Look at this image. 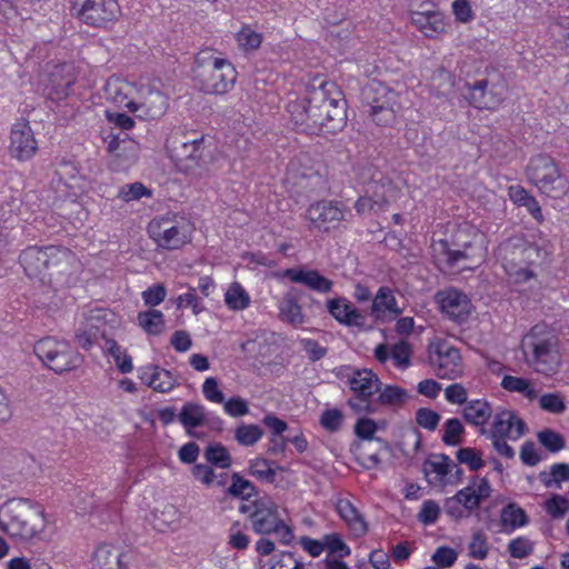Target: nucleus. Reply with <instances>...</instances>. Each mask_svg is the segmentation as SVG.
<instances>
[{"mask_svg": "<svg viewBox=\"0 0 569 569\" xmlns=\"http://www.w3.org/2000/svg\"><path fill=\"white\" fill-rule=\"evenodd\" d=\"M287 111L297 129L310 134L336 133L347 121L346 100L333 81L313 80L289 99Z\"/></svg>", "mask_w": 569, "mask_h": 569, "instance_id": "f257e3e1", "label": "nucleus"}, {"mask_svg": "<svg viewBox=\"0 0 569 569\" xmlns=\"http://www.w3.org/2000/svg\"><path fill=\"white\" fill-rule=\"evenodd\" d=\"M549 256L548 246L545 241L531 242L515 237L499 246L498 257L509 281L515 284L527 283L536 279L535 266Z\"/></svg>", "mask_w": 569, "mask_h": 569, "instance_id": "f03ea898", "label": "nucleus"}, {"mask_svg": "<svg viewBox=\"0 0 569 569\" xmlns=\"http://www.w3.org/2000/svg\"><path fill=\"white\" fill-rule=\"evenodd\" d=\"M521 349L527 365L537 373L556 375L562 365L559 338L546 325L533 326L522 338Z\"/></svg>", "mask_w": 569, "mask_h": 569, "instance_id": "7ed1b4c3", "label": "nucleus"}, {"mask_svg": "<svg viewBox=\"0 0 569 569\" xmlns=\"http://www.w3.org/2000/svg\"><path fill=\"white\" fill-rule=\"evenodd\" d=\"M44 528V510L32 501L10 499L0 506V530L10 538L27 541Z\"/></svg>", "mask_w": 569, "mask_h": 569, "instance_id": "20e7f679", "label": "nucleus"}, {"mask_svg": "<svg viewBox=\"0 0 569 569\" xmlns=\"http://www.w3.org/2000/svg\"><path fill=\"white\" fill-rule=\"evenodd\" d=\"M465 230L455 236V244L463 249L453 250L447 240L440 239L432 243V254L438 267L446 272L475 269L486 258L487 249L482 236L475 233L470 241H463Z\"/></svg>", "mask_w": 569, "mask_h": 569, "instance_id": "39448f33", "label": "nucleus"}, {"mask_svg": "<svg viewBox=\"0 0 569 569\" xmlns=\"http://www.w3.org/2000/svg\"><path fill=\"white\" fill-rule=\"evenodd\" d=\"M19 259L30 278L43 279L47 274H68L79 267L77 257L70 250L54 246L28 247L21 252Z\"/></svg>", "mask_w": 569, "mask_h": 569, "instance_id": "423d86ee", "label": "nucleus"}, {"mask_svg": "<svg viewBox=\"0 0 569 569\" xmlns=\"http://www.w3.org/2000/svg\"><path fill=\"white\" fill-rule=\"evenodd\" d=\"M196 61L194 79L203 93L223 94L233 88L237 71L228 59L207 49L199 52Z\"/></svg>", "mask_w": 569, "mask_h": 569, "instance_id": "0eeeda50", "label": "nucleus"}, {"mask_svg": "<svg viewBox=\"0 0 569 569\" xmlns=\"http://www.w3.org/2000/svg\"><path fill=\"white\" fill-rule=\"evenodd\" d=\"M240 511L247 515L254 532L260 535H276L283 545L292 542L295 535L292 529L281 517L279 506L268 496L248 500L240 507Z\"/></svg>", "mask_w": 569, "mask_h": 569, "instance_id": "6e6552de", "label": "nucleus"}, {"mask_svg": "<svg viewBox=\"0 0 569 569\" xmlns=\"http://www.w3.org/2000/svg\"><path fill=\"white\" fill-rule=\"evenodd\" d=\"M528 428L523 419L513 410L500 408L493 416L489 429H482L481 433L490 439L495 450L502 457L511 459L515 450L507 440L517 441L522 438Z\"/></svg>", "mask_w": 569, "mask_h": 569, "instance_id": "1a4fd4ad", "label": "nucleus"}, {"mask_svg": "<svg viewBox=\"0 0 569 569\" xmlns=\"http://www.w3.org/2000/svg\"><path fill=\"white\" fill-rule=\"evenodd\" d=\"M526 177L540 193L553 199L562 197L568 190L566 178L561 174L558 164L547 154L530 158Z\"/></svg>", "mask_w": 569, "mask_h": 569, "instance_id": "9d476101", "label": "nucleus"}, {"mask_svg": "<svg viewBox=\"0 0 569 569\" xmlns=\"http://www.w3.org/2000/svg\"><path fill=\"white\" fill-rule=\"evenodd\" d=\"M192 224L184 218L163 216L149 222L148 233L162 249L177 250L191 241Z\"/></svg>", "mask_w": 569, "mask_h": 569, "instance_id": "9b49d317", "label": "nucleus"}, {"mask_svg": "<svg viewBox=\"0 0 569 569\" xmlns=\"http://www.w3.org/2000/svg\"><path fill=\"white\" fill-rule=\"evenodd\" d=\"M345 378L355 393L348 400V406L357 413H373L376 409L370 398L380 387L379 377L370 369H349Z\"/></svg>", "mask_w": 569, "mask_h": 569, "instance_id": "f8f14e48", "label": "nucleus"}, {"mask_svg": "<svg viewBox=\"0 0 569 569\" xmlns=\"http://www.w3.org/2000/svg\"><path fill=\"white\" fill-rule=\"evenodd\" d=\"M363 97L375 122L388 126L395 121L400 108L398 92L381 82H371L363 90Z\"/></svg>", "mask_w": 569, "mask_h": 569, "instance_id": "ddd939ff", "label": "nucleus"}, {"mask_svg": "<svg viewBox=\"0 0 569 569\" xmlns=\"http://www.w3.org/2000/svg\"><path fill=\"white\" fill-rule=\"evenodd\" d=\"M429 361L440 379L455 380L463 375L465 366L459 349L440 338L429 345Z\"/></svg>", "mask_w": 569, "mask_h": 569, "instance_id": "4468645a", "label": "nucleus"}, {"mask_svg": "<svg viewBox=\"0 0 569 569\" xmlns=\"http://www.w3.org/2000/svg\"><path fill=\"white\" fill-rule=\"evenodd\" d=\"M33 351L49 369L59 373L71 370L78 362V355L69 343L52 337L40 339Z\"/></svg>", "mask_w": 569, "mask_h": 569, "instance_id": "2eb2a0df", "label": "nucleus"}, {"mask_svg": "<svg viewBox=\"0 0 569 569\" xmlns=\"http://www.w3.org/2000/svg\"><path fill=\"white\" fill-rule=\"evenodd\" d=\"M168 107L169 99L160 87L150 81H140L130 112L143 120H156L166 113Z\"/></svg>", "mask_w": 569, "mask_h": 569, "instance_id": "dca6fc26", "label": "nucleus"}, {"mask_svg": "<svg viewBox=\"0 0 569 569\" xmlns=\"http://www.w3.org/2000/svg\"><path fill=\"white\" fill-rule=\"evenodd\" d=\"M167 148L171 160L180 172L194 177L202 173L204 164L202 138L181 142L179 146L172 141Z\"/></svg>", "mask_w": 569, "mask_h": 569, "instance_id": "f3484780", "label": "nucleus"}, {"mask_svg": "<svg viewBox=\"0 0 569 569\" xmlns=\"http://www.w3.org/2000/svg\"><path fill=\"white\" fill-rule=\"evenodd\" d=\"M71 10L81 21L93 27L113 22L120 14L116 0H73Z\"/></svg>", "mask_w": 569, "mask_h": 569, "instance_id": "a211bd4d", "label": "nucleus"}, {"mask_svg": "<svg viewBox=\"0 0 569 569\" xmlns=\"http://www.w3.org/2000/svg\"><path fill=\"white\" fill-rule=\"evenodd\" d=\"M428 1L408 0V11L411 23L427 38H437L447 31L446 17L435 10H430Z\"/></svg>", "mask_w": 569, "mask_h": 569, "instance_id": "6ab92c4d", "label": "nucleus"}, {"mask_svg": "<svg viewBox=\"0 0 569 569\" xmlns=\"http://www.w3.org/2000/svg\"><path fill=\"white\" fill-rule=\"evenodd\" d=\"M305 217L313 228L328 232L338 228L345 220L346 208L337 201L321 200L311 203Z\"/></svg>", "mask_w": 569, "mask_h": 569, "instance_id": "aec40b11", "label": "nucleus"}, {"mask_svg": "<svg viewBox=\"0 0 569 569\" xmlns=\"http://www.w3.org/2000/svg\"><path fill=\"white\" fill-rule=\"evenodd\" d=\"M436 302L447 318L458 323L467 321L475 309L469 297L456 288L439 291Z\"/></svg>", "mask_w": 569, "mask_h": 569, "instance_id": "412c9836", "label": "nucleus"}, {"mask_svg": "<svg viewBox=\"0 0 569 569\" xmlns=\"http://www.w3.org/2000/svg\"><path fill=\"white\" fill-rule=\"evenodd\" d=\"M38 142L28 122L21 121L12 126L9 134L8 152L18 161H28L34 157Z\"/></svg>", "mask_w": 569, "mask_h": 569, "instance_id": "4be33fe9", "label": "nucleus"}, {"mask_svg": "<svg viewBox=\"0 0 569 569\" xmlns=\"http://www.w3.org/2000/svg\"><path fill=\"white\" fill-rule=\"evenodd\" d=\"M276 277L278 279H288L292 283L303 284L308 289L319 293L330 292L333 286V282L320 274L319 271L303 267L284 269L277 272Z\"/></svg>", "mask_w": 569, "mask_h": 569, "instance_id": "5701e85b", "label": "nucleus"}, {"mask_svg": "<svg viewBox=\"0 0 569 569\" xmlns=\"http://www.w3.org/2000/svg\"><path fill=\"white\" fill-rule=\"evenodd\" d=\"M139 89V82H131L120 77H110L103 86L106 100L119 108L131 111Z\"/></svg>", "mask_w": 569, "mask_h": 569, "instance_id": "b1692460", "label": "nucleus"}, {"mask_svg": "<svg viewBox=\"0 0 569 569\" xmlns=\"http://www.w3.org/2000/svg\"><path fill=\"white\" fill-rule=\"evenodd\" d=\"M76 81L73 68L70 64L54 66L44 80V93L52 100L64 99Z\"/></svg>", "mask_w": 569, "mask_h": 569, "instance_id": "393cba45", "label": "nucleus"}, {"mask_svg": "<svg viewBox=\"0 0 569 569\" xmlns=\"http://www.w3.org/2000/svg\"><path fill=\"white\" fill-rule=\"evenodd\" d=\"M323 164L309 153L301 152L293 157L288 164L287 176L293 183L301 184L305 180L320 178Z\"/></svg>", "mask_w": 569, "mask_h": 569, "instance_id": "a878e982", "label": "nucleus"}, {"mask_svg": "<svg viewBox=\"0 0 569 569\" xmlns=\"http://www.w3.org/2000/svg\"><path fill=\"white\" fill-rule=\"evenodd\" d=\"M140 380L156 392H170L177 386L174 375L161 367L148 365L139 369Z\"/></svg>", "mask_w": 569, "mask_h": 569, "instance_id": "bb28decb", "label": "nucleus"}, {"mask_svg": "<svg viewBox=\"0 0 569 569\" xmlns=\"http://www.w3.org/2000/svg\"><path fill=\"white\" fill-rule=\"evenodd\" d=\"M491 493L489 482L482 478L472 481L468 487L461 489L449 501H456L471 511L479 507L480 502L487 499Z\"/></svg>", "mask_w": 569, "mask_h": 569, "instance_id": "cd10ccee", "label": "nucleus"}, {"mask_svg": "<svg viewBox=\"0 0 569 569\" xmlns=\"http://www.w3.org/2000/svg\"><path fill=\"white\" fill-rule=\"evenodd\" d=\"M329 313L347 327H362L365 316L345 298H335L327 302Z\"/></svg>", "mask_w": 569, "mask_h": 569, "instance_id": "c85d7f7f", "label": "nucleus"}, {"mask_svg": "<svg viewBox=\"0 0 569 569\" xmlns=\"http://www.w3.org/2000/svg\"><path fill=\"white\" fill-rule=\"evenodd\" d=\"M375 357L381 363L392 359L395 367L405 370L410 366L411 349L407 342L396 343L391 350L386 345H379L375 349Z\"/></svg>", "mask_w": 569, "mask_h": 569, "instance_id": "c756f323", "label": "nucleus"}, {"mask_svg": "<svg viewBox=\"0 0 569 569\" xmlns=\"http://www.w3.org/2000/svg\"><path fill=\"white\" fill-rule=\"evenodd\" d=\"M336 509L355 536L361 537L368 531L365 518L348 499H339Z\"/></svg>", "mask_w": 569, "mask_h": 569, "instance_id": "7c9ffc66", "label": "nucleus"}, {"mask_svg": "<svg viewBox=\"0 0 569 569\" xmlns=\"http://www.w3.org/2000/svg\"><path fill=\"white\" fill-rule=\"evenodd\" d=\"M181 520L180 510L171 503L157 507L151 513V523L160 532L173 530L179 527Z\"/></svg>", "mask_w": 569, "mask_h": 569, "instance_id": "2f4dec72", "label": "nucleus"}, {"mask_svg": "<svg viewBox=\"0 0 569 569\" xmlns=\"http://www.w3.org/2000/svg\"><path fill=\"white\" fill-rule=\"evenodd\" d=\"M423 473L432 487L443 488L449 473V459L445 456H432L423 463Z\"/></svg>", "mask_w": 569, "mask_h": 569, "instance_id": "473e14b6", "label": "nucleus"}, {"mask_svg": "<svg viewBox=\"0 0 569 569\" xmlns=\"http://www.w3.org/2000/svg\"><path fill=\"white\" fill-rule=\"evenodd\" d=\"M287 471L286 467L262 457L249 461V473L267 483H273L279 475Z\"/></svg>", "mask_w": 569, "mask_h": 569, "instance_id": "72a5a7b5", "label": "nucleus"}, {"mask_svg": "<svg viewBox=\"0 0 569 569\" xmlns=\"http://www.w3.org/2000/svg\"><path fill=\"white\" fill-rule=\"evenodd\" d=\"M372 193L377 208L382 210L385 207L397 202L402 197L403 190L399 183L383 179L373 183Z\"/></svg>", "mask_w": 569, "mask_h": 569, "instance_id": "f704fd0d", "label": "nucleus"}, {"mask_svg": "<svg viewBox=\"0 0 569 569\" xmlns=\"http://www.w3.org/2000/svg\"><path fill=\"white\" fill-rule=\"evenodd\" d=\"M462 413L468 423L486 429L492 416V407L486 399H475L466 403Z\"/></svg>", "mask_w": 569, "mask_h": 569, "instance_id": "c9c22d12", "label": "nucleus"}, {"mask_svg": "<svg viewBox=\"0 0 569 569\" xmlns=\"http://www.w3.org/2000/svg\"><path fill=\"white\" fill-rule=\"evenodd\" d=\"M500 386L503 390L511 393H519L528 401H535L538 399V390L535 387L532 380L512 376V375H503Z\"/></svg>", "mask_w": 569, "mask_h": 569, "instance_id": "e433bc0d", "label": "nucleus"}, {"mask_svg": "<svg viewBox=\"0 0 569 569\" xmlns=\"http://www.w3.org/2000/svg\"><path fill=\"white\" fill-rule=\"evenodd\" d=\"M378 403L383 407L398 409L403 407L410 399V393L397 385H381L378 389Z\"/></svg>", "mask_w": 569, "mask_h": 569, "instance_id": "4c0bfd02", "label": "nucleus"}, {"mask_svg": "<svg viewBox=\"0 0 569 569\" xmlns=\"http://www.w3.org/2000/svg\"><path fill=\"white\" fill-rule=\"evenodd\" d=\"M280 320L292 326H300L305 322L302 307L291 293H286L278 305Z\"/></svg>", "mask_w": 569, "mask_h": 569, "instance_id": "58836bf2", "label": "nucleus"}, {"mask_svg": "<svg viewBox=\"0 0 569 569\" xmlns=\"http://www.w3.org/2000/svg\"><path fill=\"white\" fill-rule=\"evenodd\" d=\"M178 419L184 427L188 433H191L192 429L202 426L206 421V408L196 402H187L182 406Z\"/></svg>", "mask_w": 569, "mask_h": 569, "instance_id": "ea45409f", "label": "nucleus"}, {"mask_svg": "<svg viewBox=\"0 0 569 569\" xmlns=\"http://www.w3.org/2000/svg\"><path fill=\"white\" fill-rule=\"evenodd\" d=\"M401 311L392 291L386 287L380 288L372 302V312L377 315V317L386 315L396 317L400 315Z\"/></svg>", "mask_w": 569, "mask_h": 569, "instance_id": "a19ab883", "label": "nucleus"}, {"mask_svg": "<svg viewBox=\"0 0 569 569\" xmlns=\"http://www.w3.org/2000/svg\"><path fill=\"white\" fill-rule=\"evenodd\" d=\"M112 313L104 309H94L91 311V316L88 321H92V325L88 323L89 330H84L77 335V342L80 347L88 349L93 343L99 331V322L107 321Z\"/></svg>", "mask_w": 569, "mask_h": 569, "instance_id": "79ce46f5", "label": "nucleus"}, {"mask_svg": "<svg viewBox=\"0 0 569 569\" xmlns=\"http://www.w3.org/2000/svg\"><path fill=\"white\" fill-rule=\"evenodd\" d=\"M508 196L515 204L527 208L536 219L542 218L541 208L538 201L522 186H510L508 189Z\"/></svg>", "mask_w": 569, "mask_h": 569, "instance_id": "37998d69", "label": "nucleus"}, {"mask_svg": "<svg viewBox=\"0 0 569 569\" xmlns=\"http://www.w3.org/2000/svg\"><path fill=\"white\" fill-rule=\"evenodd\" d=\"M251 302L249 292L239 282H232L224 292V303L232 311L246 310Z\"/></svg>", "mask_w": 569, "mask_h": 569, "instance_id": "c03bdc74", "label": "nucleus"}, {"mask_svg": "<svg viewBox=\"0 0 569 569\" xmlns=\"http://www.w3.org/2000/svg\"><path fill=\"white\" fill-rule=\"evenodd\" d=\"M137 321L148 335L157 336L164 330V316L157 309H149L147 311L139 312Z\"/></svg>", "mask_w": 569, "mask_h": 569, "instance_id": "a18cd8bd", "label": "nucleus"}, {"mask_svg": "<svg viewBox=\"0 0 569 569\" xmlns=\"http://www.w3.org/2000/svg\"><path fill=\"white\" fill-rule=\"evenodd\" d=\"M487 84L486 80H481L473 86V103L479 109L492 110L501 103V98L497 97L492 91H486Z\"/></svg>", "mask_w": 569, "mask_h": 569, "instance_id": "49530a36", "label": "nucleus"}, {"mask_svg": "<svg viewBox=\"0 0 569 569\" xmlns=\"http://www.w3.org/2000/svg\"><path fill=\"white\" fill-rule=\"evenodd\" d=\"M501 523L505 528L515 530L527 525L528 519L525 510L516 503H509L501 510Z\"/></svg>", "mask_w": 569, "mask_h": 569, "instance_id": "de8ad7c7", "label": "nucleus"}, {"mask_svg": "<svg viewBox=\"0 0 569 569\" xmlns=\"http://www.w3.org/2000/svg\"><path fill=\"white\" fill-rule=\"evenodd\" d=\"M238 47L246 52L258 50L262 43V34L246 24L234 34Z\"/></svg>", "mask_w": 569, "mask_h": 569, "instance_id": "09e8293b", "label": "nucleus"}, {"mask_svg": "<svg viewBox=\"0 0 569 569\" xmlns=\"http://www.w3.org/2000/svg\"><path fill=\"white\" fill-rule=\"evenodd\" d=\"M93 562L100 569H119V552L110 545H100L93 553Z\"/></svg>", "mask_w": 569, "mask_h": 569, "instance_id": "8fccbe9b", "label": "nucleus"}, {"mask_svg": "<svg viewBox=\"0 0 569 569\" xmlns=\"http://www.w3.org/2000/svg\"><path fill=\"white\" fill-rule=\"evenodd\" d=\"M263 430L254 423H241L234 429L236 441L244 447L254 446L261 440Z\"/></svg>", "mask_w": 569, "mask_h": 569, "instance_id": "3c124183", "label": "nucleus"}, {"mask_svg": "<svg viewBox=\"0 0 569 569\" xmlns=\"http://www.w3.org/2000/svg\"><path fill=\"white\" fill-rule=\"evenodd\" d=\"M120 150L130 151V154L126 158L127 162H134L137 160V146L133 141L121 140L118 136H112L108 141L107 151L113 158V160H120Z\"/></svg>", "mask_w": 569, "mask_h": 569, "instance_id": "603ef678", "label": "nucleus"}, {"mask_svg": "<svg viewBox=\"0 0 569 569\" xmlns=\"http://www.w3.org/2000/svg\"><path fill=\"white\" fill-rule=\"evenodd\" d=\"M104 349L113 358L116 366L122 373H129L132 371L133 365L131 358L114 340H107Z\"/></svg>", "mask_w": 569, "mask_h": 569, "instance_id": "864d4df0", "label": "nucleus"}, {"mask_svg": "<svg viewBox=\"0 0 569 569\" xmlns=\"http://www.w3.org/2000/svg\"><path fill=\"white\" fill-rule=\"evenodd\" d=\"M206 459L222 469H227L231 466L232 459L227 448L221 443H211L206 448Z\"/></svg>", "mask_w": 569, "mask_h": 569, "instance_id": "5fc2aeb1", "label": "nucleus"}, {"mask_svg": "<svg viewBox=\"0 0 569 569\" xmlns=\"http://www.w3.org/2000/svg\"><path fill=\"white\" fill-rule=\"evenodd\" d=\"M539 407L549 413L561 415L566 411L567 406L565 397L560 392H547L538 395Z\"/></svg>", "mask_w": 569, "mask_h": 569, "instance_id": "6e6d98bb", "label": "nucleus"}, {"mask_svg": "<svg viewBox=\"0 0 569 569\" xmlns=\"http://www.w3.org/2000/svg\"><path fill=\"white\" fill-rule=\"evenodd\" d=\"M469 556L471 558L483 560L488 556L489 546L488 539L483 531H475L471 536L470 542L468 545Z\"/></svg>", "mask_w": 569, "mask_h": 569, "instance_id": "4d7b16f0", "label": "nucleus"}, {"mask_svg": "<svg viewBox=\"0 0 569 569\" xmlns=\"http://www.w3.org/2000/svg\"><path fill=\"white\" fill-rule=\"evenodd\" d=\"M537 438L539 442L549 451L558 452L565 448V439L563 437L551 429H545L538 432Z\"/></svg>", "mask_w": 569, "mask_h": 569, "instance_id": "13d9d810", "label": "nucleus"}, {"mask_svg": "<svg viewBox=\"0 0 569 569\" xmlns=\"http://www.w3.org/2000/svg\"><path fill=\"white\" fill-rule=\"evenodd\" d=\"M201 390L204 399L211 403L221 405L224 400V395L219 386V381L214 377L206 378Z\"/></svg>", "mask_w": 569, "mask_h": 569, "instance_id": "bf43d9fd", "label": "nucleus"}, {"mask_svg": "<svg viewBox=\"0 0 569 569\" xmlns=\"http://www.w3.org/2000/svg\"><path fill=\"white\" fill-rule=\"evenodd\" d=\"M150 191L141 183L133 182L121 187L118 191V198L124 202L139 200L142 197H149Z\"/></svg>", "mask_w": 569, "mask_h": 569, "instance_id": "052dcab7", "label": "nucleus"}, {"mask_svg": "<svg viewBox=\"0 0 569 569\" xmlns=\"http://www.w3.org/2000/svg\"><path fill=\"white\" fill-rule=\"evenodd\" d=\"M508 551L511 557L522 559L533 551V542L527 537H517L509 541Z\"/></svg>", "mask_w": 569, "mask_h": 569, "instance_id": "680f3d73", "label": "nucleus"}, {"mask_svg": "<svg viewBox=\"0 0 569 569\" xmlns=\"http://www.w3.org/2000/svg\"><path fill=\"white\" fill-rule=\"evenodd\" d=\"M221 405L224 413L231 418H239L249 413L248 402L241 397H232L227 400L224 399Z\"/></svg>", "mask_w": 569, "mask_h": 569, "instance_id": "e2e57ef3", "label": "nucleus"}, {"mask_svg": "<svg viewBox=\"0 0 569 569\" xmlns=\"http://www.w3.org/2000/svg\"><path fill=\"white\" fill-rule=\"evenodd\" d=\"M457 459L460 463L467 465L471 470H479L485 465L481 455L473 448L458 450Z\"/></svg>", "mask_w": 569, "mask_h": 569, "instance_id": "0e129e2a", "label": "nucleus"}, {"mask_svg": "<svg viewBox=\"0 0 569 569\" xmlns=\"http://www.w3.org/2000/svg\"><path fill=\"white\" fill-rule=\"evenodd\" d=\"M545 509L552 518H562L569 511V501L555 495L545 502Z\"/></svg>", "mask_w": 569, "mask_h": 569, "instance_id": "69168bd1", "label": "nucleus"}, {"mask_svg": "<svg viewBox=\"0 0 569 569\" xmlns=\"http://www.w3.org/2000/svg\"><path fill=\"white\" fill-rule=\"evenodd\" d=\"M343 422V413L339 409H327L320 417L321 426L331 432L338 431Z\"/></svg>", "mask_w": 569, "mask_h": 569, "instance_id": "338daca9", "label": "nucleus"}, {"mask_svg": "<svg viewBox=\"0 0 569 569\" xmlns=\"http://www.w3.org/2000/svg\"><path fill=\"white\" fill-rule=\"evenodd\" d=\"M455 19L459 23H469L475 19V12L468 0H455L451 4Z\"/></svg>", "mask_w": 569, "mask_h": 569, "instance_id": "774afa93", "label": "nucleus"}]
</instances>
